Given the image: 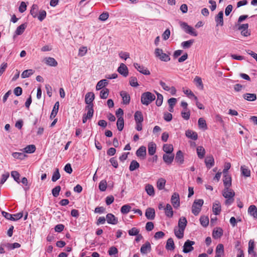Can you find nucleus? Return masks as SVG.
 <instances>
[{"mask_svg":"<svg viewBox=\"0 0 257 257\" xmlns=\"http://www.w3.org/2000/svg\"><path fill=\"white\" fill-rule=\"evenodd\" d=\"M140 230L136 227H133L128 231V234L131 236L137 235L139 233Z\"/></svg>","mask_w":257,"mask_h":257,"instance_id":"nucleus-59","label":"nucleus"},{"mask_svg":"<svg viewBox=\"0 0 257 257\" xmlns=\"http://www.w3.org/2000/svg\"><path fill=\"white\" fill-rule=\"evenodd\" d=\"M145 191L148 195L150 196H154L155 195V190L153 186L150 184H147L145 186Z\"/></svg>","mask_w":257,"mask_h":257,"instance_id":"nucleus-25","label":"nucleus"},{"mask_svg":"<svg viewBox=\"0 0 257 257\" xmlns=\"http://www.w3.org/2000/svg\"><path fill=\"white\" fill-rule=\"evenodd\" d=\"M20 174L16 171L11 172V176L13 177L14 180L18 183H20Z\"/></svg>","mask_w":257,"mask_h":257,"instance_id":"nucleus-56","label":"nucleus"},{"mask_svg":"<svg viewBox=\"0 0 257 257\" xmlns=\"http://www.w3.org/2000/svg\"><path fill=\"white\" fill-rule=\"evenodd\" d=\"M200 221L203 226L206 227L209 223V218L206 216H201L200 218Z\"/></svg>","mask_w":257,"mask_h":257,"instance_id":"nucleus-52","label":"nucleus"},{"mask_svg":"<svg viewBox=\"0 0 257 257\" xmlns=\"http://www.w3.org/2000/svg\"><path fill=\"white\" fill-rule=\"evenodd\" d=\"M187 223V221L186 218L185 217L182 216L179 219L178 227L185 230Z\"/></svg>","mask_w":257,"mask_h":257,"instance_id":"nucleus-26","label":"nucleus"},{"mask_svg":"<svg viewBox=\"0 0 257 257\" xmlns=\"http://www.w3.org/2000/svg\"><path fill=\"white\" fill-rule=\"evenodd\" d=\"M38 7L36 5H33L32 6L30 14L34 17L36 18L38 16Z\"/></svg>","mask_w":257,"mask_h":257,"instance_id":"nucleus-45","label":"nucleus"},{"mask_svg":"<svg viewBox=\"0 0 257 257\" xmlns=\"http://www.w3.org/2000/svg\"><path fill=\"white\" fill-rule=\"evenodd\" d=\"M155 95L150 92L143 93L141 96V102L143 104L148 105L155 99Z\"/></svg>","mask_w":257,"mask_h":257,"instance_id":"nucleus-2","label":"nucleus"},{"mask_svg":"<svg viewBox=\"0 0 257 257\" xmlns=\"http://www.w3.org/2000/svg\"><path fill=\"white\" fill-rule=\"evenodd\" d=\"M131 209V206L128 204L123 205L120 209V211L122 214H127Z\"/></svg>","mask_w":257,"mask_h":257,"instance_id":"nucleus-53","label":"nucleus"},{"mask_svg":"<svg viewBox=\"0 0 257 257\" xmlns=\"http://www.w3.org/2000/svg\"><path fill=\"white\" fill-rule=\"evenodd\" d=\"M157 95V99L156 101V104L157 106H160L162 105L163 101V96L162 94L156 92Z\"/></svg>","mask_w":257,"mask_h":257,"instance_id":"nucleus-54","label":"nucleus"},{"mask_svg":"<svg viewBox=\"0 0 257 257\" xmlns=\"http://www.w3.org/2000/svg\"><path fill=\"white\" fill-rule=\"evenodd\" d=\"M185 134L187 138H190L193 140H196L198 138L197 134L196 132H193L191 130H187Z\"/></svg>","mask_w":257,"mask_h":257,"instance_id":"nucleus-32","label":"nucleus"},{"mask_svg":"<svg viewBox=\"0 0 257 257\" xmlns=\"http://www.w3.org/2000/svg\"><path fill=\"white\" fill-rule=\"evenodd\" d=\"M94 99V94L93 92H90L86 93L85 97V102L87 104L93 105L92 102Z\"/></svg>","mask_w":257,"mask_h":257,"instance_id":"nucleus-13","label":"nucleus"},{"mask_svg":"<svg viewBox=\"0 0 257 257\" xmlns=\"http://www.w3.org/2000/svg\"><path fill=\"white\" fill-rule=\"evenodd\" d=\"M151 250V245L149 241H146L141 247L140 251L142 254H146Z\"/></svg>","mask_w":257,"mask_h":257,"instance_id":"nucleus-14","label":"nucleus"},{"mask_svg":"<svg viewBox=\"0 0 257 257\" xmlns=\"http://www.w3.org/2000/svg\"><path fill=\"white\" fill-rule=\"evenodd\" d=\"M146 217L148 219L153 220L155 217V211L153 208H148L146 209L145 212Z\"/></svg>","mask_w":257,"mask_h":257,"instance_id":"nucleus-15","label":"nucleus"},{"mask_svg":"<svg viewBox=\"0 0 257 257\" xmlns=\"http://www.w3.org/2000/svg\"><path fill=\"white\" fill-rule=\"evenodd\" d=\"M198 157L200 159H203L205 154V150L202 146H198L196 149Z\"/></svg>","mask_w":257,"mask_h":257,"instance_id":"nucleus-35","label":"nucleus"},{"mask_svg":"<svg viewBox=\"0 0 257 257\" xmlns=\"http://www.w3.org/2000/svg\"><path fill=\"white\" fill-rule=\"evenodd\" d=\"M27 27L26 24H23L19 26L16 29L15 33L17 35L22 34Z\"/></svg>","mask_w":257,"mask_h":257,"instance_id":"nucleus-39","label":"nucleus"},{"mask_svg":"<svg viewBox=\"0 0 257 257\" xmlns=\"http://www.w3.org/2000/svg\"><path fill=\"white\" fill-rule=\"evenodd\" d=\"M164 211L165 215L168 217H172L173 216V210L171 205L169 204H167L164 208Z\"/></svg>","mask_w":257,"mask_h":257,"instance_id":"nucleus-21","label":"nucleus"},{"mask_svg":"<svg viewBox=\"0 0 257 257\" xmlns=\"http://www.w3.org/2000/svg\"><path fill=\"white\" fill-rule=\"evenodd\" d=\"M107 187V183L105 180H102L99 184V189L101 191H105Z\"/></svg>","mask_w":257,"mask_h":257,"instance_id":"nucleus-61","label":"nucleus"},{"mask_svg":"<svg viewBox=\"0 0 257 257\" xmlns=\"http://www.w3.org/2000/svg\"><path fill=\"white\" fill-rule=\"evenodd\" d=\"M109 94V90L107 88H103L100 92V97L102 99H106Z\"/></svg>","mask_w":257,"mask_h":257,"instance_id":"nucleus-50","label":"nucleus"},{"mask_svg":"<svg viewBox=\"0 0 257 257\" xmlns=\"http://www.w3.org/2000/svg\"><path fill=\"white\" fill-rule=\"evenodd\" d=\"M176 161L180 164H182L184 162V156L183 155L182 152L181 151H178L176 154V158H175Z\"/></svg>","mask_w":257,"mask_h":257,"instance_id":"nucleus-36","label":"nucleus"},{"mask_svg":"<svg viewBox=\"0 0 257 257\" xmlns=\"http://www.w3.org/2000/svg\"><path fill=\"white\" fill-rule=\"evenodd\" d=\"M194 42V40L193 39L189 40L187 41H184L181 43V46L184 49H188L191 47Z\"/></svg>","mask_w":257,"mask_h":257,"instance_id":"nucleus-44","label":"nucleus"},{"mask_svg":"<svg viewBox=\"0 0 257 257\" xmlns=\"http://www.w3.org/2000/svg\"><path fill=\"white\" fill-rule=\"evenodd\" d=\"M108 17H109V14L108 13H107V12L103 13L99 16V20H100V21H105L108 18Z\"/></svg>","mask_w":257,"mask_h":257,"instance_id":"nucleus-64","label":"nucleus"},{"mask_svg":"<svg viewBox=\"0 0 257 257\" xmlns=\"http://www.w3.org/2000/svg\"><path fill=\"white\" fill-rule=\"evenodd\" d=\"M203 203L204 201L202 199H200L194 200L192 206V212L194 215L197 216L199 214Z\"/></svg>","mask_w":257,"mask_h":257,"instance_id":"nucleus-3","label":"nucleus"},{"mask_svg":"<svg viewBox=\"0 0 257 257\" xmlns=\"http://www.w3.org/2000/svg\"><path fill=\"white\" fill-rule=\"evenodd\" d=\"M222 234L223 230L220 227L214 229L212 233V236L215 239L220 238Z\"/></svg>","mask_w":257,"mask_h":257,"instance_id":"nucleus-31","label":"nucleus"},{"mask_svg":"<svg viewBox=\"0 0 257 257\" xmlns=\"http://www.w3.org/2000/svg\"><path fill=\"white\" fill-rule=\"evenodd\" d=\"M136 155L139 157H143L146 155V148L145 146H141L136 152Z\"/></svg>","mask_w":257,"mask_h":257,"instance_id":"nucleus-29","label":"nucleus"},{"mask_svg":"<svg viewBox=\"0 0 257 257\" xmlns=\"http://www.w3.org/2000/svg\"><path fill=\"white\" fill-rule=\"evenodd\" d=\"M181 115L183 118H184L185 119L188 120L190 118V111L187 109V110H185L182 111Z\"/></svg>","mask_w":257,"mask_h":257,"instance_id":"nucleus-62","label":"nucleus"},{"mask_svg":"<svg viewBox=\"0 0 257 257\" xmlns=\"http://www.w3.org/2000/svg\"><path fill=\"white\" fill-rule=\"evenodd\" d=\"M120 95L122 97L123 104H128L130 102V96L129 94L125 91H121L120 92Z\"/></svg>","mask_w":257,"mask_h":257,"instance_id":"nucleus-16","label":"nucleus"},{"mask_svg":"<svg viewBox=\"0 0 257 257\" xmlns=\"http://www.w3.org/2000/svg\"><path fill=\"white\" fill-rule=\"evenodd\" d=\"M134 66L136 69L140 73L146 75H148L150 74V72L149 70H148L146 68H145L144 66L141 65L137 63H135L134 64Z\"/></svg>","mask_w":257,"mask_h":257,"instance_id":"nucleus-9","label":"nucleus"},{"mask_svg":"<svg viewBox=\"0 0 257 257\" xmlns=\"http://www.w3.org/2000/svg\"><path fill=\"white\" fill-rule=\"evenodd\" d=\"M130 84L133 87H137L139 86L137 78L136 77H131L130 78Z\"/></svg>","mask_w":257,"mask_h":257,"instance_id":"nucleus-58","label":"nucleus"},{"mask_svg":"<svg viewBox=\"0 0 257 257\" xmlns=\"http://www.w3.org/2000/svg\"><path fill=\"white\" fill-rule=\"evenodd\" d=\"M171 202L175 208H178L180 205V197L179 195L177 193H174L171 196Z\"/></svg>","mask_w":257,"mask_h":257,"instance_id":"nucleus-7","label":"nucleus"},{"mask_svg":"<svg viewBox=\"0 0 257 257\" xmlns=\"http://www.w3.org/2000/svg\"><path fill=\"white\" fill-rule=\"evenodd\" d=\"M174 158V155L173 154H164L163 156L164 161L168 164H171Z\"/></svg>","mask_w":257,"mask_h":257,"instance_id":"nucleus-22","label":"nucleus"},{"mask_svg":"<svg viewBox=\"0 0 257 257\" xmlns=\"http://www.w3.org/2000/svg\"><path fill=\"white\" fill-rule=\"evenodd\" d=\"M166 180L163 178H160L158 180L157 182V187L160 190L163 189L166 184Z\"/></svg>","mask_w":257,"mask_h":257,"instance_id":"nucleus-38","label":"nucleus"},{"mask_svg":"<svg viewBox=\"0 0 257 257\" xmlns=\"http://www.w3.org/2000/svg\"><path fill=\"white\" fill-rule=\"evenodd\" d=\"M136 122H142L144 120L143 114L140 111H137L134 115Z\"/></svg>","mask_w":257,"mask_h":257,"instance_id":"nucleus-34","label":"nucleus"},{"mask_svg":"<svg viewBox=\"0 0 257 257\" xmlns=\"http://www.w3.org/2000/svg\"><path fill=\"white\" fill-rule=\"evenodd\" d=\"M198 125L200 128H202L204 130H207V128L206 121L202 117L198 119Z\"/></svg>","mask_w":257,"mask_h":257,"instance_id":"nucleus-48","label":"nucleus"},{"mask_svg":"<svg viewBox=\"0 0 257 257\" xmlns=\"http://www.w3.org/2000/svg\"><path fill=\"white\" fill-rule=\"evenodd\" d=\"M223 11H220L218 13V14L215 17V21L216 23V26H222L223 25Z\"/></svg>","mask_w":257,"mask_h":257,"instance_id":"nucleus-12","label":"nucleus"},{"mask_svg":"<svg viewBox=\"0 0 257 257\" xmlns=\"http://www.w3.org/2000/svg\"><path fill=\"white\" fill-rule=\"evenodd\" d=\"M140 167L139 163L136 160H133L131 162L129 169L131 171H133L139 168Z\"/></svg>","mask_w":257,"mask_h":257,"instance_id":"nucleus-47","label":"nucleus"},{"mask_svg":"<svg viewBox=\"0 0 257 257\" xmlns=\"http://www.w3.org/2000/svg\"><path fill=\"white\" fill-rule=\"evenodd\" d=\"M156 151V145L154 142H150L148 144V153L150 156L155 154Z\"/></svg>","mask_w":257,"mask_h":257,"instance_id":"nucleus-27","label":"nucleus"},{"mask_svg":"<svg viewBox=\"0 0 257 257\" xmlns=\"http://www.w3.org/2000/svg\"><path fill=\"white\" fill-rule=\"evenodd\" d=\"M166 248L168 250H173L175 248L174 243L172 238H169L167 241Z\"/></svg>","mask_w":257,"mask_h":257,"instance_id":"nucleus-40","label":"nucleus"},{"mask_svg":"<svg viewBox=\"0 0 257 257\" xmlns=\"http://www.w3.org/2000/svg\"><path fill=\"white\" fill-rule=\"evenodd\" d=\"M170 36V31L169 29H166L162 34V37L164 40H168Z\"/></svg>","mask_w":257,"mask_h":257,"instance_id":"nucleus-63","label":"nucleus"},{"mask_svg":"<svg viewBox=\"0 0 257 257\" xmlns=\"http://www.w3.org/2000/svg\"><path fill=\"white\" fill-rule=\"evenodd\" d=\"M155 55L156 57L162 61L167 62L170 60L169 56L164 53L162 49L158 48L155 50Z\"/></svg>","mask_w":257,"mask_h":257,"instance_id":"nucleus-4","label":"nucleus"},{"mask_svg":"<svg viewBox=\"0 0 257 257\" xmlns=\"http://www.w3.org/2000/svg\"><path fill=\"white\" fill-rule=\"evenodd\" d=\"M45 63L50 66L55 67L57 65L58 63L56 60L52 57H46L44 59Z\"/></svg>","mask_w":257,"mask_h":257,"instance_id":"nucleus-18","label":"nucleus"},{"mask_svg":"<svg viewBox=\"0 0 257 257\" xmlns=\"http://www.w3.org/2000/svg\"><path fill=\"white\" fill-rule=\"evenodd\" d=\"M222 195L226 199L225 201L226 205H229L233 202L235 192L232 189L224 188L222 191Z\"/></svg>","mask_w":257,"mask_h":257,"instance_id":"nucleus-1","label":"nucleus"},{"mask_svg":"<svg viewBox=\"0 0 257 257\" xmlns=\"http://www.w3.org/2000/svg\"><path fill=\"white\" fill-rule=\"evenodd\" d=\"M108 84V81L106 79H102L98 82L96 86L97 90H100Z\"/></svg>","mask_w":257,"mask_h":257,"instance_id":"nucleus-33","label":"nucleus"},{"mask_svg":"<svg viewBox=\"0 0 257 257\" xmlns=\"http://www.w3.org/2000/svg\"><path fill=\"white\" fill-rule=\"evenodd\" d=\"M184 229L178 228H174V233L176 236L179 239L182 238L184 236Z\"/></svg>","mask_w":257,"mask_h":257,"instance_id":"nucleus-37","label":"nucleus"},{"mask_svg":"<svg viewBox=\"0 0 257 257\" xmlns=\"http://www.w3.org/2000/svg\"><path fill=\"white\" fill-rule=\"evenodd\" d=\"M254 247V241L252 239H250L248 242V252L249 254H253V252H255L253 250Z\"/></svg>","mask_w":257,"mask_h":257,"instance_id":"nucleus-51","label":"nucleus"},{"mask_svg":"<svg viewBox=\"0 0 257 257\" xmlns=\"http://www.w3.org/2000/svg\"><path fill=\"white\" fill-rule=\"evenodd\" d=\"M106 220L108 224H116L118 222L117 218L112 214L108 213L106 216Z\"/></svg>","mask_w":257,"mask_h":257,"instance_id":"nucleus-11","label":"nucleus"},{"mask_svg":"<svg viewBox=\"0 0 257 257\" xmlns=\"http://www.w3.org/2000/svg\"><path fill=\"white\" fill-rule=\"evenodd\" d=\"M61 190V187L60 186H57L54 188L52 190V193L54 197H57L59 195L60 191Z\"/></svg>","mask_w":257,"mask_h":257,"instance_id":"nucleus-55","label":"nucleus"},{"mask_svg":"<svg viewBox=\"0 0 257 257\" xmlns=\"http://www.w3.org/2000/svg\"><path fill=\"white\" fill-rule=\"evenodd\" d=\"M87 113L83 114L82 121L85 123L87 119H90L93 115V105H87L85 107Z\"/></svg>","mask_w":257,"mask_h":257,"instance_id":"nucleus-5","label":"nucleus"},{"mask_svg":"<svg viewBox=\"0 0 257 257\" xmlns=\"http://www.w3.org/2000/svg\"><path fill=\"white\" fill-rule=\"evenodd\" d=\"M223 184L224 188H230L231 185V178L228 174H223Z\"/></svg>","mask_w":257,"mask_h":257,"instance_id":"nucleus-19","label":"nucleus"},{"mask_svg":"<svg viewBox=\"0 0 257 257\" xmlns=\"http://www.w3.org/2000/svg\"><path fill=\"white\" fill-rule=\"evenodd\" d=\"M215 257H222L224 254V246L222 244H218L215 250Z\"/></svg>","mask_w":257,"mask_h":257,"instance_id":"nucleus-17","label":"nucleus"},{"mask_svg":"<svg viewBox=\"0 0 257 257\" xmlns=\"http://www.w3.org/2000/svg\"><path fill=\"white\" fill-rule=\"evenodd\" d=\"M212 211L215 215H218L221 211V205L218 201H216L213 204Z\"/></svg>","mask_w":257,"mask_h":257,"instance_id":"nucleus-23","label":"nucleus"},{"mask_svg":"<svg viewBox=\"0 0 257 257\" xmlns=\"http://www.w3.org/2000/svg\"><path fill=\"white\" fill-rule=\"evenodd\" d=\"M116 125L118 131H121L123 130L124 126V120L122 117H119L118 118Z\"/></svg>","mask_w":257,"mask_h":257,"instance_id":"nucleus-41","label":"nucleus"},{"mask_svg":"<svg viewBox=\"0 0 257 257\" xmlns=\"http://www.w3.org/2000/svg\"><path fill=\"white\" fill-rule=\"evenodd\" d=\"M60 177V174L59 172V169H56V171L53 173V175L52 177V181L53 182H56L58 180Z\"/></svg>","mask_w":257,"mask_h":257,"instance_id":"nucleus-57","label":"nucleus"},{"mask_svg":"<svg viewBox=\"0 0 257 257\" xmlns=\"http://www.w3.org/2000/svg\"><path fill=\"white\" fill-rule=\"evenodd\" d=\"M34 70L33 69H27L24 71L21 74V77L22 78H26L29 77L31 75H33L34 73Z\"/></svg>","mask_w":257,"mask_h":257,"instance_id":"nucleus-42","label":"nucleus"},{"mask_svg":"<svg viewBox=\"0 0 257 257\" xmlns=\"http://www.w3.org/2000/svg\"><path fill=\"white\" fill-rule=\"evenodd\" d=\"M36 150V147L34 145H30L24 149V151L27 153H33Z\"/></svg>","mask_w":257,"mask_h":257,"instance_id":"nucleus-46","label":"nucleus"},{"mask_svg":"<svg viewBox=\"0 0 257 257\" xmlns=\"http://www.w3.org/2000/svg\"><path fill=\"white\" fill-rule=\"evenodd\" d=\"M195 242L193 241L187 240L184 243L183 246V252L188 253L193 250L192 245L194 244Z\"/></svg>","mask_w":257,"mask_h":257,"instance_id":"nucleus-8","label":"nucleus"},{"mask_svg":"<svg viewBox=\"0 0 257 257\" xmlns=\"http://www.w3.org/2000/svg\"><path fill=\"white\" fill-rule=\"evenodd\" d=\"M248 213L254 218H257V207L254 205H250L248 209Z\"/></svg>","mask_w":257,"mask_h":257,"instance_id":"nucleus-24","label":"nucleus"},{"mask_svg":"<svg viewBox=\"0 0 257 257\" xmlns=\"http://www.w3.org/2000/svg\"><path fill=\"white\" fill-rule=\"evenodd\" d=\"M59 107V103L58 101H57L55 103L54 106L53 108L52 111L50 116V119H52L56 116L58 111Z\"/></svg>","mask_w":257,"mask_h":257,"instance_id":"nucleus-30","label":"nucleus"},{"mask_svg":"<svg viewBox=\"0 0 257 257\" xmlns=\"http://www.w3.org/2000/svg\"><path fill=\"white\" fill-rule=\"evenodd\" d=\"M118 72L124 77L127 76L128 74V70L126 66L123 64L121 63L117 69Z\"/></svg>","mask_w":257,"mask_h":257,"instance_id":"nucleus-10","label":"nucleus"},{"mask_svg":"<svg viewBox=\"0 0 257 257\" xmlns=\"http://www.w3.org/2000/svg\"><path fill=\"white\" fill-rule=\"evenodd\" d=\"M180 25L186 33L194 36H196L197 35V33L196 31L192 27L189 26L186 23H181Z\"/></svg>","mask_w":257,"mask_h":257,"instance_id":"nucleus-6","label":"nucleus"},{"mask_svg":"<svg viewBox=\"0 0 257 257\" xmlns=\"http://www.w3.org/2000/svg\"><path fill=\"white\" fill-rule=\"evenodd\" d=\"M163 151L167 154H172L173 151V147L171 144H165L163 147Z\"/></svg>","mask_w":257,"mask_h":257,"instance_id":"nucleus-43","label":"nucleus"},{"mask_svg":"<svg viewBox=\"0 0 257 257\" xmlns=\"http://www.w3.org/2000/svg\"><path fill=\"white\" fill-rule=\"evenodd\" d=\"M205 163L208 169H210L214 165V160L212 156H207L205 159Z\"/></svg>","mask_w":257,"mask_h":257,"instance_id":"nucleus-20","label":"nucleus"},{"mask_svg":"<svg viewBox=\"0 0 257 257\" xmlns=\"http://www.w3.org/2000/svg\"><path fill=\"white\" fill-rule=\"evenodd\" d=\"M241 171L243 175L245 177H249L250 175V170L245 166L241 167Z\"/></svg>","mask_w":257,"mask_h":257,"instance_id":"nucleus-49","label":"nucleus"},{"mask_svg":"<svg viewBox=\"0 0 257 257\" xmlns=\"http://www.w3.org/2000/svg\"><path fill=\"white\" fill-rule=\"evenodd\" d=\"M46 17V12L45 10H41L39 12V15L37 16L38 19L42 21Z\"/></svg>","mask_w":257,"mask_h":257,"instance_id":"nucleus-60","label":"nucleus"},{"mask_svg":"<svg viewBox=\"0 0 257 257\" xmlns=\"http://www.w3.org/2000/svg\"><path fill=\"white\" fill-rule=\"evenodd\" d=\"M243 98L249 101H253L256 99V95L254 93H245L243 95Z\"/></svg>","mask_w":257,"mask_h":257,"instance_id":"nucleus-28","label":"nucleus"}]
</instances>
